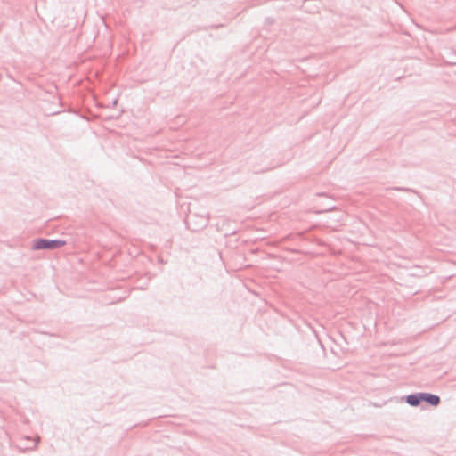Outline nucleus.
Returning a JSON list of instances; mask_svg holds the SVG:
<instances>
[{
    "mask_svg": "<svg viewBox=\"0 0 456 456\" xmlns=\"http://www.w3.org/2000/svg\"><path fill=\"white\" fill-rule=\"evenodd\" d=\"M405 402L413 407L419 406L421 403H426L428 405L436 407L440 404L441 399L438 395L431 393L419 392L408 395L405 397Z\"/></svg>",
    "mask_w": 456,
    "mask_h": 456,
    "instance_id": "f257e3e1",
    "label": "nucleus"
},
{
    "mask_svg": "<svg viewBox=\"0 0 456 456\" xmlns=\"http://www.w3.org/2000/svg\"><path fill=\"white\" fill-rule=\"evenodd\" d=\"M66 245V241L63 240L54 239L48 240L44 238L37 239L33 241L32 249L34 250H41L47 249L53 250L56 248H60Z\"/></svg>",
    "mask_w": 456,
    "mask_h": 456,
    "instance_id": "f03ea898",
    "label": "nucleus"
},
{
    "mask_svg": "<svg viewBox=\"0 0 456 456\" xmlns=\"http://www.w3.org/2000/svg\"><path fill=\"white\" fill-rule=\"evenodd\" d=\"M40 441V437L39 436H37L36 439H35V443H34V445L32 447H30V449H34L37 443Z\"/></svg>",
    "mask_w": 456,
    "mask_h": 456,
    "instance_id": "7ed1b4c3",
    "label": "nucleus"
},
{
    "mask_svg": "<svg viewBox=\"0 0 456 456\" xmlns=\"http://www.w3.org/2000/svg\"><path fill=\"white\" fill-rule=\"evenodd\" d=\"M203 223H204V224H203V225H207V224H208V219H204V220H203Z\"/></svg>",
    "mask_w": 456,
    "mask_h": 456,
    "instance_id": "20e7f679",
    "label": "nucleus"
}]
</instances>
